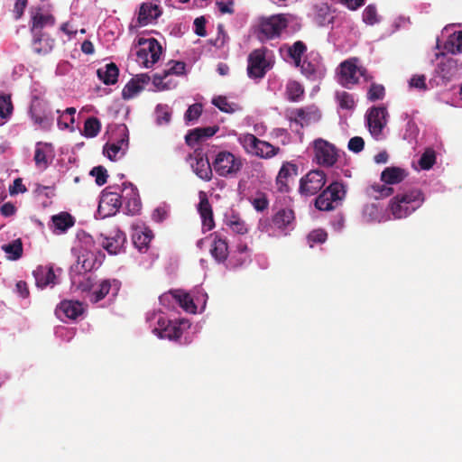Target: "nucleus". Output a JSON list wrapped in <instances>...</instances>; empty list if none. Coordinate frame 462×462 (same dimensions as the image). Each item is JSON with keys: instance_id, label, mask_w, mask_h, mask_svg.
<instances>
[{"instance_id": "obj_54", "label": "nucleus", "mask_w": 462, "mask_h": 462, "mask_svg": "<svg viewBox=\"0 0 462 462\" xmlns=\"http://www.w3.org/2000/svg\"><path fill=\"white\" fill-rule=\"evenodd\" d=\"M75 113H76V108L75 107H68V108H66L60 114V116L58 117V120H57L58 126L60 129H67V128H69V122H63V118L68 116L69 123H71V125H72L74 123V121H75V119H74Z\"/></svg>"}, {"instance_id": "obj_64", "label": "nucleus", "mask_w": 462, "mask_h": 462, "mask_svg": "<svg viewBox=\"0 0 462 462\" xmlns=\"http://www.w3.org/2000/svg\"><path fill=\"white\" fill-rule=\"evenodd\" d=\"M27 190L26 187L23 184V180L17 178L14 180V183L9 188L10 194L24 193Z\"/></svg>"}, {"instance_id": "obj_63", "label": "nucleus", "mask_w": 462, "mask_h": 462, "mask_svg": "<svg viewBox=\"0 0 462 462\" xmlns=\"http://www.w3.org/2000/svg\"><path fill=\"white\" fill-rule=\"evenodd\" d=\"M169 215V211L165 207H158L152 213V219L158 223L164 221Z\"/></svg>"}, {"instance_id": "obj_51", "label": "nucleus", "mask_w": 462, "mask_h": 462, "mask_svg": "<svg viewBox=\"0 0 462 462\" xmlns=\"http://www.w3.org/2000/svg\"><path fill=\"white\" fill-rule=\"evenodd\" d=\"M90 175L95 177L96 183L103 186L107 181V171L103 166H96L90 171Z\"/></svg>"}, {"instance_id": "obj_16", "label": "nucleus", "mask_w": 462, "mask_h": 462, "mask_svg": "<svg viewBox=\"0 0 462 462\" xmlns=\"http://www.w3.org/2000/svg\"><path fill=\"white\" fill-rule=\"evenodd\" d=\"M56 23V18L49 13H42L41 9L32 14L29 22L31 34H48L43 32L45 27H52Z\"/></svg>"}, {"instance_id": "obj_57", "label": "nucleus", "mask_w": 462, "mask_h": 462, "mask_svg": "<svg viewBox=\"0 0 462 462\" xmlns=\"http://www.w3.org/2000/svg\"><path fill=\"white\" fill-rule=\"evenodd\" d=\"M252 205L256 211L262 212L269 206V199L265 193H260L252 201Z\"/></svg>"}, {"instance_id": "obj_37", "label": "nucleus", "mask_w": 462, "mask_h": 462, "mask_svg": "<svg viewBox=\"0 0 462 462\" xmlns=\"http://www.w3.org/2000/svg\"><path fill=\"white\" fill-rule=\"evenodd\" d=\"M153 237L152 232L150 229L136 231L133 236V242L139 251L147 250L149 244Z\"/></svg>"}, {"instance_id": "obj_26", "label": "nucleus", "mask_w": 462, "mask_h": 462, "mask_svg": "<svg viewBox=\"0 0 462 462\" xmlns=\"http://www.w3.org/2000/svg\"><path fill=\"white\" fill-rule=\"evenodd\" d=\"M199 212L202 218L203 226L211 230L215 226L213 210L205 192H199Z\"/></svg>"}, {"instance_id": "obj_10", "label": "nucleus", "mask_w": 462, "mask_h": 462, "mask_svg": "<svg viewBox=\"0 0 462 462\" xmlns=\"http://www.w3.org/2000/svg\"><path fill=\"white\" fill-rule=\"evenodd\" d=\"M287 26L288 21L283 14L263 19L259 25L260 38L266 40L277 38Z\"/></svg>"}, {"instance_id": "obj_35", "label": "nucleus", "mask_w": 462, "mask_h": 462, "mask_svg": "<svg viewBox=\"0 0 462 462\" xmlns=\"http://www.w3.org/2000/svg\"><path fill=\"white\" fill-rule=\"evenodd\" d=\"M100 80L106 85H114L117 82L119 69L117 66L111 62L106 64L104 68H100L97 71Z\"/></svg>"}, {"instance_id": "obj_56", "label": "nucleus", "mask_w": 462, "mask_h": 462, "mask_svg": "<svg viewBox=\"0 0 462 462\" xmlns=\"http://www.w3.org/2000/svg\"><path fill=\"white\" fill-rule=\"evenodd\" d=\"M328 238V234L323 229H315L311 231L308 235V240L310 243V246H313L312 244H322Z\"/></svg>"}, {"instance_id": "obj_24", "label": "nucleus", "mask_w": 462, "mask_h": 462, "mask_svg": "<svg viewBox=\"0 0 462 462\" xmlns=\"http://www.w3.org/2000/svg\"><path fill=\"white\" fill-rule=\"evenodd\" d=\"M54 45L55 40L49 34H32V49L39 56L51 53Z\"/></svg>"}, {"instance_id": "obj_13", "label": "nucleus", "mask_w": 462, "mask_h": 462, "mask_svg": "<svg viewBox=\"0 0 462 462\" xmlns=\"http://www.w3.org/2000/svg\"><path fill=\"white\" fill-rule=\"evenodd\" d=\"M121 288V282L117 279H105L100 281L96 288L88 295L91 303H97L106 296L116 297Z\"/></svg>"}, {"instance_id": "obj_21", "label": "nucleus", "mask_w": 462, "mask_h": 462, "mask_svg": "<svg viewBox=\"0 0 462 462\" xmlns=\"http://www.w3.org/2000/svg\"><path fill=\"white\" fill-rule=\"evenodd\" d=\"M170 298H172L185 311L195 313L197 306L195 305L192 298L186 292L181 291H171L168 293H164L160 297V301L165 304L166 301H170Z\"/></svg>"}, {"instance_id": "obj_3", "label": "nucleus", "mask_w": 462, "mask_h": 462, "mask_svg": "<svg viewBox=\"0 0 462 462\" xmlns=\"http://www.w3.org/2000/svg\"><path fill=\"white\" fill-rule=\"evenodd\" d=\"M346 196L345 185L333 181L315 199V207L321 211H330L337 208Z\"/></svg>"}, {"instance_id": "obj_11", "label": "nucleus", "mask_w": 462, "mask_h": 462, "mask_svg": "<svg viewBox=\"0 0 462 462\" xmlns=\"http://www.w3.org/2000/svg\"><path fill=\"white\" fill-rule=\"evenodd\" d=\"M170 67L164 69L162 73H155L152 76V83L158 90H168L175 85L171 80H166L169 76L176 75L181 76L185 74L186 64L183 61L169 62Z\"/></svg>"}, {"instance_id": "obj_28", "label": "nucleus", "mask_w": 462, "mask_h": 462, "mask_svg": "<svg viewBox=\"0 0 462 462\" xmlns=\"http://www.w3.org/2000/svg\"><path fill=\"white\" fill-rule=\"evenodd\" d=\"M195 163H192L191 166L196 175L203 180H210L213 173L208 159L204 158L200 152H195Z\"/></svg>"}, {"instance_id": "obj_5", "label": "nucleus", "mask_w": 462, "mask_h": 462, "mask_svg": "<svg viewBox=\"0 0 462 462\" xmlns=\"http://www.w3.org/2000/svg\"><path fill=\"white\" fill-rule=\"evenodd\" d=\"M240 143L248 153L263 159H271L281 152L280 147L260 140L252 134H246L240 137Z\"/></svg>"}, {"instance_id": "obj_25", "label": "nucleus", "mask_w": 462, "mask_h": 462, "mask_svg": "<svg viewBox=\"0 0 462 462\" xmlns=\"http://www.w3.org/2000/svg\"><path fill=\"white\" fill-rule=\"evenodd\" d=\"M35 283L38 288L44 289L47 286H53L57 283V276L52 266H38L33 271Z\"/></svg>"}, {"instance_id": "obj_4", "label": "nucleus", "mask_w": 462, "mask_h": 462, "mask_svg": "<svg viewBox=\"0 0 462 462\" xmlns=\"http://www.w3.org/2000/svg\"><path fill=\"white\" fill-rule=\"evenodd\" d=\"M121 186H108L101 193L97 213L102 218L115 216L122 207Z\"/></svg>"}, {"instance_id": "obj_32", "label": "nucleus", "mask_w": 462, "mask_h": 462, "mask_svg": "<svg viewBox=\"0 0 462 462\" xmlns=\"http://www.w3.org/2000/svg\"><path fill=\"white\" fill-rule=\"evenodd\" d=\"M301 73L309 79L317 80L323 75V68L318 61L309 60L307 59L300 61Z\"/></svg>"}, {"instance_id": "obj_30", "label": "nucleus", "mask_w": 462, "mask_h": 462, "mask_svg": "<svg viewBox=\"0 0 462 462\" xmlns=\"http://www.w3.org/2000/svg\"><path fill=\"white\" fill-rule=\"evenodd\" d=\"M408 176V171L401 167H386L381 173V180L388 185L399 184Z\"/></svg>"}, {"instance_id": "obj_49", "label": "nucleus", "mask_w": 462, "mask_h": 462, "mask_svg": "<svg viewBox=\"0 0 462 462\" xmlns=\"http://www.w3.org/2000/svg\"><path fill=\"white\" fill-rule=\"evenodd\" d=\"M143 87L138 80L132 79L124 88L122 95L125 99L132 98L134 95L140 92Z\"/></svg>"}, {"instance_id": "obj_18", "label": "nucleus", "mask_w": 462, "mask_h": 462, "mask_svg": "<svg viewBox=\"0 0 462 462\" xmlns=\"http://www.w3.org/2000/svg\"><path fill=\"white\" fill-rule=\"evenodd\" d=\"M128 131L127 128L124 125L123 128L118 132V138L112 143H106L104 146V152L111 161H114L119 152H122V154L125 153L128 148Z\"/></svg>"}, {"instance_id": "obj_59", "label": "nucleus", "mask_w": 462, "mask_h": 462, "mask_svg": "<svg viewBox=\"0 0 462 462\" xmlns=\"http://www.w3.org/2000/svg\"><path fill=\"white\" fill-rule=\"evenodd\" d=\"M218 29V33H217V36L215 40H210V43L217 47V48H221L225 45V43L226 42L227 39H228V36L227 34L224 32V29H223V25H218L217 27Z\"/></svg>"}, {"instance_id": "obj_61", "label": "nucleus", "mask_w": 462, "mask_h": 462, "mask_svg": "<svg viewBox=\"0 0 462 462\" xmlns=\"http://www.w3.org/2000/svg\"><path fill=\"white\" fill-rule=\"evenodd\" d=\"M410 86L412 88L425 90L427 88L425 76L424 75L413 76L410 80Z\"/></svg>"}, {"instance_id": "obj_31", "label": "nucleus", "mask_w": 462, "mask_h": 462, "mask_svg": "<svg viewBox=\"0 0 462 462\" xmlns=\"http://www.w3.org/2000/svg\"><path fill=\"white\" fill-rule=\"evenodd\" d=\"M125 242V234L117 232L112 237H103L100 244L110 254H117L122 250Z\"/></svg>"}, {"instance_id": "obj_43", "label": "nucleus", "mask_w": 462, "mask_h": 462, "mask_svg": "<svg viewBox=\"0 0 462 462\" xmlns=\"http://www.w3.org/2000/svg\"><path fill=\"white\" fill-rule=\"evenodd\" d=\"M13 103L9 95L0 94V125L10 117L13 113Z\"/></svg>"}, {"instance_id": "obj_48", "label": "nucleus", "mask_w": 462, "mask_h": 462, "mask_svg": "<svg viewBox=\"0 0 462 462\" xmlns=\"http://www.w3.org/2000/svg\"><path fill=\"white\" fill-rule=\"evenodd\" d=\"M385 96V88L381 84L372 83L368 92H367V98L370 101H376L381 100Z\"/></svg>"}, {"instance_id": "obj_14", "label": "nucleus", "mask_w": 462, "mask_h": 462, "mask_svg": "<svg viewBox=\"0 0 462 462\" xmlns=\"http://www.w3.org/2000/svg\"><path fill=\"white\" fill-rule=\"evenodd\" d=\"M388 112L384 106H373L366 115L368 129L374 137L382 134L387 124Z\"/></svg>"}, {"instance_id": "obj_46", "label": "nucleus", "mask_w": 462, "mask_h": 462, "mask_svg": "<svg viewBox=\"0 0 462 462\" xmlns=\"http://www.w3.org/2000/svg\"><path fill=\"white\" fill-rule=\"evenodd\" d=\"M436 162V152L432 148H427L419 160V165L422 170H430Z\"/></svg>"}, {"instance_id": "obj_45", "label": "nucleus", "mask_w": 462, "mask_h": 462, "mask_svg": "<svg viewBox=\"0 0 462 462\" xmlns=\"http://www.w3.org/2000/svg\"><path fill=\"white\" fill-rule=\"evenodd\" d=\"M388 184L375 183L369 187L367 192L376 199L386 198L393 193V189L387 186Z\"/></svg>"}, {"instance_id": "obj_20", "label": "nucleus", "mask_w": 462, "mask_h": 462, "mask_svg": "<svg viewBox=\"0 0 462 462\" xmlns=\"http://www.w3.org/2000/svg\"><path fill=\"white\" fill-rule=\"evenodd\" d=\"M30 112L31 117L35 125L44 130L51 129L54 118L51 112L48 110L45 106L41 103L32 105Z\"/></svg>"}, {"instance_id": "obj_34", "label": "nucleus", "mask_w": 462, "mask_h": 462, "mask_svg": "<svg viewBox=\"0 0 462 462\" xmlns=\"http://www.w3.org/2000/svg\"><path fill=\"white\" fill-rule=\"evenodd\" d=\"M457 72V62L453 59L442 60L436 68V74L443 80H450Z\"/></svg>"}, {"instance_id": "obj_60", "label": "nucleus", "mask_w": 462, "mask_h": 462, "mask_svg": "<svg viewBox=\"0 0 462 462\" xmlns=\"http://www.w3.org/2000/svg\"><path fill=\"white\" fill-rule=\"evenodd\" d=\"M347 147L354 152H360L365 147V141L360 136L352 137L348 142Z\"/></svg>"}, {"instance_id": "obj_44", "label": "nucleus", "mask_w": 462, "mask_h": 462, "mask_svg": "<svg viewBox=\"0 0 462 462\" xmlns=\"http://www.w3.org/2000/svg\"><path fill=\"white\" fill-rule=\"evenodd\" d=\"M304 95V88L297 81H290L286 86V96L288 100L298 102Z\"/></svg>"}, {"instance_id": "obj_2", "label": "nucleus", "mask_w": 462, "mask_h": 462, "mask_svg": "<svg viewBox=\"0 0 462 462\" xmlns=\"http://www.w3.org/2000/svg\"><path fill=\"white\" fill-rule=\"evenodd\" d=\"M358 62L359 60L357 58H351L340 63L337 72V80L340 85L349 88L358 83L360 77L364 78L366 82L373 79L367 69L363 66H359Z\"/></svg>"}, {"instance_id": "obj_50", "label": "nucleus", "mask_w": 462, "mask_h": 462, "mask_svg": "<svg viewBox=\"0 0 462 462\" xmlns=\"http://www.w3.org/2000/svg\"><path fill=\"white\" fill-rule=\"evenodd\" d=\"M363 21L369 25H374L379 22L377 10L374 5H367L363 12Z\"/></svg>"}, {"instance_id": "obj_23", "label": "nucleus", "mask_w": 462, "mask_h": 462, "mask_svg": "<svg viewBox=\"0 0 462 462\" xmlns=\"http://www.w3.org/2000/svg\"><path fill=\"white\" fill-rule=\"evenodd\" d=\"M213 240L210 254L217 263H224L228 256V244L221 234L215 232L211 235Z\"/></svg>"}, {"instance_id": "obj_38", "label": "nucleus", "mask_w": 462, "mask_h": 462, "mask_svg": "<svg viewBox=\"0 0 462 462\" xmlns=\"http://www.w3.org/2000/svg\"><path fill=\"white\" fill-rule=\"evenodd\" d=\"M226 225L236 234L245 235L248 232L247 225L238 215L231 214L226 219Z\"/></svg>"}, {"instance_id": "obj_8", "label": "nucleus", "mask_w": 462, "mask_h": 462, "mask_svg": "<svg viewBox=\"0 0 462 462\" xmlns=\"http://www.w3.org/2000/svg\"><path fill=\"white\" fill-rule=\"evenodd\" d=\"M326 181L327 178L323 171H310L300 180L299 192L302 196H313L321 190Z\"/></svg>"}, {"instance_id": "obj_15", "label": "nucleus", "mask_w": 462, "mask_h": 462, "mask_svg": "<svg viewBox=\"0 0 462 462\" xmlns=\"http://www.w3.org/2000/svg\"><path fill=\"white\" fill-rule=\"evenodd\" d=\"M288 117L291 122H294L302 127L312 122L319 121L321 117V114L316 106H310L292 109Z\"/></svg>"}, {"instance_id": "obj_6", "label": "nucleus", "mask_w": 462, "mask_h": 462, "mask_svg": "<svg viewBox=\"0 0 462 462\" xmlns=\"http://www.w3.org/2000/svg\"><path fill=\"white\" fill-rule=\"evenodd\" d=\"M215 171L221 177L236 176L243 167L241 158L227 151L219 152L212 162Z\"/></svg>"}, {"instance_id": "obj_58", "label": "nucleus", "mask_w": 462, "mask_h": 462, "mask_svg": "<svg viewBox=\"0 0 462 462\" xmlns=\"http://www.w3.org/2000/svg\"><path fill=\"white\" fill-rule=\"evenodd\" d=\"M202 113V106L199 103H195L189 106L185 113V119L187 121H193L198 119Z\"/></svg>"}, {"instance_id": "obj_39", "label": "nucleus", "mask_w": 462, "mask_h": 462, "mask_svg": "<svg viewBox=\"0 0 462 462\" xmlns=\"http://www.w3.org/2000/svg\"><path fill=\"white\" fill-rule=\"evenodd\" d=\"M2 250L8 254V259L18 260L23 255V243L21 239H15L9 244L3 245Z\"/></svg>"}, {"instance_id": "obj_41", "label": "nucleus", "mask_w": 462, "mask_h": 462, "mask_svg": "<svg viewBox=\"0 0 462 462\" xmlns=\"http://www.w3.org/2000/svg\"><path fill=\"white\" fill-rule=\"evenodd\" d=\"M101 130V122L95 116L87 118L84 123L82 134L87 138L96 137Z\"/></svg>"}, {"instance_id": "obj_47", "label": "nucleus", "mask_w": 462, "mask_h": 462, "mask_svg": "<svg viewBox=\"0 0 462 462\" xmlns=\"http://www.w3.org/2000/svg\"><path fill=\"white\" fill-rule=\"evenodd\" d=\"M336 99L342 109L351 110L356 106L354 97L346 91L337 92Z\"/></svg>"}, {"instance_id": "obj_27", "label": "nucleus", "mask_w": 462, "mask_h": 462, "mask_svg": "<svg viewBox=\"0 0 462 462\" xmlns=\"http://www.w3.org/2000/svg\"><path fill=\"white\" fill-rule=\"evenodd\" d=\"M162 14V10L158 5L152 3H143L140 6L138 14V23L141 26H145Z\"/></svg>"}, {"instance_id": "obj_29", "label": "nucleus", "mask_w": 462, "mask_h": 462, "mask_svg": "<svg viewBox=\"0 0 462 462\" xmlns=\"http://www.w3.org/2000/svg\"><path fill=\"white\" fill-rule=\"evenodd\" d=\"M218 130L219 127L217 125L195 128L185 136L186 143L193 147L195 143L201 140L213 136Z\"/></svg>"}, {"instance_id": "obj_42", "label": "nucleus", "mask_w": 462, "mask_h": 462, "mask_svg": "<svg viewBox=\"0 0 462 462\" xmlns=\"http://www.w3.org/2000/svg\"><path fill=\"white\" fill-rule=\"evenodd\" d=\"M307 46L301 41L295 42L288 49L289 56L293 60L294 65L299 67L300 65V61L302 55L306 52Z\"/></svg>"}, {"instance_id": "obj_53", "label": "nucleus", "mask_w": 462, "mask_h": 462, "mask_svg": "<svg viewBox=\"0 0 462 462\" xmlns=\"http://www.w3.org/2000/svg\"><path fill=\"white\" fill-rule=\"evenodd\" d=\"M46 143L39 142L36 143L35 152H34V162L37 166L46 167L47 165V156L46 152L43 149V146H46Z\"/></svg>"}, {"instance_id": "obj_17", "label": "nucleus", "mask_w": 462, "mask_h": 462, "mask_svg": "<svg viewBox=\"0 0 462 462\" xmlns=\"http://www.w3.org/2000/svg\"><path fill=\"white\" fill-rule=\"evenodd\" d=\"M122 201L130 215H136L141 209V200L137 188L131 182H124L122 189Z\"/></svg>"}, {"instance_id": "obj_19", "label": "nucleus", "mask_w": 462, "mask_h": 462, "mask_svg": "<svg viewBox=\"0 0 462 462\" xmlns=\"http://www.w3.org/2000/svg\"><path fill=\"white\" fill-rule=\"evenodd\" d=\"M297 174L298 167L295 163L290 162H283L275 179L277 190L281 193L289 192V180Z\"/></svg>"}, {"instance_id": "obj_55", "label": "nucleus", "mask_w": 462, "mask_h": 462, "mask_svg": "<svg viewBox=\"0 0 462 462\" xmlns=\"http://www.w3.org/2000/svg\"><path fill=\"white\" fill-rule=\"evenodd\" d=\"M213 105H215L219 110L226 113H233L236 111L234 106L235 104H231L228 102L226 97L219 96L215 97L212 101Z\"/></svg>"}, {"instance_id": "obj_62", "label": "nucleus", "mask_w": 462, "mask_h": 462, "mask_svg": "<svg viewBox=\"0 0 462 462\" xmlns=\"http://www.w3.org/2000/svg\"><path fill=\"white\" fill-rule=\"evenodd\" d=\"M206 19L203 16L198 17L194 20L195 33L199 36H205L206 32Z\"/></svg>"}, {"instance_id": "obj_36", "label": "nucleus", "mask_w": 462, "mask_h": 462, "mask_svg": "<svg viewBox=\"0 0 462 462\" xmlns=\"http://www.w3.org/2000/svg\"><path fill=\"white\" fill-rule=\"evenodd\" d=\"M295 218L294 211L291 208H281L272 218L273 224L279 229H284L292 224Z\"/></svg>"}, {"instance_id": "obj_9", "label": "nucleus", "mask_w": 462, "mask_h": 462, "mask_svg": "<svg viewBox=\"0 0 462 462\" xmlns=\"http://www.w3.org/2000/svg\"><path fill=\"white\" fill-rule=\"evenodd\" d=\"M140 44L144 45L136 52L137 61L145 68H150L155 64L162 54V46L154 38L144 40Z\"/></svg>"}, {"instance_id": "obj_40", "label": "nucleus", "mask_w": 462, "mask_h": 462, "mask_svg": "<svg viewBox=\"0 0 462 462\" xmlns=\"http://www.w3.org/2000/svg\"><path fill=\"white\" fill-rule=\"evenodd\" d=\"M52 222L55 227L61 232H65L75 224L73 217L67 212H61L53 216Z\"/></svg>"}, {"instance_id": "obj_33", "label": "nucleus", "mask_w": 462, "mask_h": 462, "mask_svg": "<svg viewBox=\"0 0 462 462\" xmlns=\"http://www.w3.org/2000/svg\"><path fill=\"white\" fill-rule=\"evenodd\" d=\"M159 325L162 328L160 336L162 338H168L171 340H177L182 335V328L180 327V323H177L176 321L169 320L167 325L164 326V321L159 319Z\"/></svg>"}, {"instance_id": "obj_12", "label": "nucleus", "mask_w": 462, "mask_h": 462, "mask_svg": "<svg viewBox=\"0 0 462 462\" xmlns=\"http://www.w3.org/2000/svg\"><path fill=\"white\" fill-rule=\"evenodd\" d=\"M266 49H256L248 56L247 74L251 79H262L264 77L268 61L265 58Z\"/></svg>"}, {"instance_id": "obj_22", "label": "nucleus", "mask_w": 462, "mask_h": 462, "mask_svg": "<svg viewBox=\"0 0 462 462\" xmlns=\"http://www.w3.org/2000/svg\"><path fill=\"white\" fill-rule=\"evenodd\" d=\"M84 312L83 304L79 300H64L56 309V314L60 319L62 316L69 319H77Z\"/></svg>"}, {"instance_id": "obj_52", "label": "nucleus", "mask_w": 462, "mask_h": 462, "mask_svg": "<svg viewBox=\"0 0 462 462\" xmlns=\"http://www.w3.org/2000/svg\"><path fill=\"white\" fill-rule=\"evenodd\" d=\"M448 44L450 45L448 49L452 53L462 52V31L455 32L449 37Z\"/></svg>"}, {"instance_id": "obj_7", "label": "nucleus", "mask_w": 462, "mask_h": 462, "mask_svg": "<svg viewBox=\"0 0 462 462\" xmlns=\"http://www.w3.org/2000/svg\"><path fill=\"white\" fill-rule=\"evenodd\" d=\"M315 159L319 165L324 167L334 166L339 157L338 150L329 142L319 138L313 143Z\"/></svg>"}, {"instance_id": "obj_1", "label": "nucleus", "mask_w": 462, "mask_h": 462, "mask_svg": "<svg viewBox=\"0 0 462 462\" xmlns=\"http://www.w3.org/2000/svg\"><path fill=\"white\" fill-rule=\"evenodd\" d=\"M425 200L420 189H413L394 196L389 203V209L394 218L407 217L421 207Z\"/></svg>"}]
</instances>
